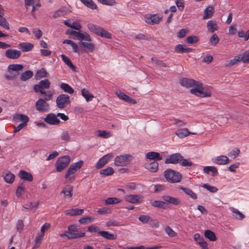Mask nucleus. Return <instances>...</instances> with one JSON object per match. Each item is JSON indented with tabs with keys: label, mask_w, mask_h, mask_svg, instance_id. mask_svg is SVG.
I'll use <instances>...</instances> for the list:
<instances>
[{
	"label": "nucleus",
	"mask_w": 249,
	"mask_h": 249,
	"mask_svg": "<svg viewBox=\"0 0 249 249\" xmlns=\"http://www.w3.org/2000/svg\"><path fill=\"white\" fill-rule=\"evenodd\" d=\"M143 196L141 195H127L124 199L127 202L133 204H140L142 201Z\"/></svg>",
	"instance_id": "obj_11"
},
{
	"label": "nucleus",
	"mask_w": 249,
	"mask_h": 249,
	"mask_svg": "<svg viewBox=\"0 0 249 249\" xmlns=\"http://www.w3.org/2000/svg\"><path fill=\"white\" fill-rule=\"evenodd\" d=\"M161 18L162 17L158 14L147 15L145 17V22L151 25L159 24Z\"/></svg>",
	"instance_id": "obj_12"
},
{
	"label": "nucleus",
	"mask_w": 249,
	"mask_h": 249,
	"mask_svg": "<svg viewBox=\"0 0 249 249\" xmlns=\"http://www.w3.org/2000/svg\"><path fill=\"white\" fill-rule=\"evenodd\" d=\"M90 41L81 42V45L86 48L90 52H92L95 49V45Z\"/></svg>",
	"instance_id": "obj_39"
},
{
	"label": "nucleus",
	"mask_w": 249,
	"mask_h": 249,
	"mask_svg": "<svg viewBox=\"0 0 249 249\" xmlns=\"http://www.w3.org/2000/svg\"><path fill=\"white\" fill-rule=\"evenodd\" d=\"M204 235L206 238L211 241H215L216 240L215 233L210 230H208L205 231L204 232Z\"/></svg>",
	"instance_id": "obj_43"
},
{
	"label": "nucleus",
	"mask_w": 249,
	"mask_h": 249,
	"mask_svg": "<svg viewBox=\"0 0 249 249\" xmlns=\"http://www.w3.org/2000/svg\"><path fill=\"white\" fill-rule=\"evenodd\" d=\"M94 221V218H92L90 216L84 217H82L80 219H79L78 222L80 224H87L91 223V222Z\"/></svg>",
	"instance_id": "obj_53"
},
{
	"label": "nucleus",
	"mask_w": 249,
	"mask_h": 249,
	"mask_svg": "<svg viewBox=\"0 0 249 249\" xmlns=\"http://www.w3.org/2000/svg\"><path fill=\"white\" fill-rule=\"evenodd\" d=\"M164 176L166 180L170 183L179 182L182 178V176L178 172L170 169L164 171Z\"/></svg>",
	"instance_id": "obj_5"
},
{
	"label": "nucleus",
	"mask_w": 249,
	"mask_h": 249,
	"mask_svg": "<svg viewBox=\"0 0 249 249\" xmlns=\"http://www.w3.org/2000/svg\"><path fill=\"white\" fill-rule=\"evenodd\" d=\"M56 103L58 107L63 108L70 103V97L67 94H61L57 97Z\"/></svg>",
	"instance_id": "obj_10"
},
{
	"label": "nucleus",
	"mask_w": 249,
	"mask_h": 249,
	"mask_svg": "<svg viewBox=\"0 0 249 249\" xmlns=\"http://www.w3.org/2000/svg\"><path fill=\"white\" fill-rule=\"evenodd\" d=\"M139 220L143 223H151L153 219L149 215H141L139 217Z\"/></svg>",
	"instance_id": "obj_49"
},
{
	"label": "nucleus",
	"mask_w": 249,
	"mask_h": 249,
	"mask_svg": "<svg viewBox=\"0 0 249 249\" xmlns=\"http://www.w3.org/2000/svg\"><path fill=\"white\" fill-rule=\"evenodd\" d=\"M44 99H39L36 103V109L41 112H48L50 110V105Z\"/></svg>",
	"instance_id": "obj_9"
},
{
	"label": "nucleus",
	"mask_w": 249,
	"mask_h": 249,
	"mask_svg": "<svg viewBox=\"0 0 249 249\" xmlns=\"http://www.w3.org/2000/svg\"><path fill=\"white\" fill-rule=\"evenodd\" d=\"M60 139L62 141L69 142L71 140V137L68 131H63L61 135Z\"/></svg>",
	"instance_id": "obj_58"
},
{
	"label": "nucleus",
	"mask_w": 249,
	"mask_h": 249,
	"mask_svg": "<svg viewBox=\"0 0 249 249\" xmlns=\"http://www.w3.org/2000/svg\"><path fill=\"white\" fill-rule=\"evenodd\" d=\"M121 200L117 197H108L105 200V203L106 205H112L118 204L121 202Z\"/></svg>",
	"instance_id": "obj_48"
},
{
	"label": "nucleus",
	"mask_w": 249,
	"mask_h": 249,
	"mask_svg": "<svg viewBox=\"0 0 249 249\" xmlns=\"http://www.w3.org/2000/svg\"><path fill=\"white\" fill-rule=\"evenodd\" d=\"M191 48H187L181 44H178L175 47V51L178 53H188L191 52Z\"/></svg>",
	"instance_id": "obj_37"
},
{
	"label": "nucleus",
	"mask_w": 249,
	"mask_h": 249,
	"mask_svg": "<svg viewBox=\"0 0 249 249\" xmlns=\"http://www.w3.org/2000/svg\"><path fill=\"white\" fill-rule=\"evenodd\" d=\"M214 13V8L212 6H209L207 7L204 11V15L203 17V19H207L208 18H210L212 16L213 14Z\"/></svg>",
	"instance_id": "obj_32"
},
{
	"label": "nucleus",
	"mask_w": 249,
	"mask_h": 249,
	"mask_svg": "<svg viewBox=\"0 0 249 249\" xmlns=\"http://www.w3.org/2000/svg\"><path fill=\"white\" fill-rule=\"evenodd\" d=\"M13 120L15 121H20L22 122L21 124H27L29 121V118L26 115L20 113H16L13 116Z\"/></svg>",
	"instance_id": "obj_21"
},
{
	"label": "nucleus",
	"mask_w": 249,
	"mask_h": 249,
	"mask_svg": "<svg viewBox=\"0 0 249 249\" xmlns=\"http://www.w3.org/2000/svg\"><path fill=\"white\" fill-rule=\"evenodd\" d=\"M152 206L156 208L164 209L165 202L164 201L154 200L151 202Z\"/></svg>",
	"instance_id": "obj_52"
},
{
	"label": "nucleus",
	"mask_w": 249,
	"mask_h": 249,
	"mask_svg": "<svg viewBox=\"0 0 249 249\" xmlns=\"http://www.w3.org/2000/svg\"><path fill=\"white\" fill-rule=\"evenodd\" d=\"M151 61L155 63L156 66H157L159 68L162 67H166V65L165 63H164L162 61L159 60L156 58L152 57L151 58Z\"/></svg>",
	"instance_id": "obj_57"
},
{
	"label": "nucleus",
	"mask_w": 249,
	"mask_h": 249,
	"mask_svg": "<svg viewBox=\"0 0 249 249\" xmlns=\"http://www.w3.org/2000/svg\"><path fill=\"white\" fill-rule=\"evenodd\" d=\"M73 188L71 185H67L62 191L61 193L64 194L65 196L71 197L72 196Z\"/></svg>",
	"instance_id": "obj_42"
},
{
	"label": "nucleus",
	"mask_w": 249,
	"mask_h": 249,
	"mask_svg": "<svg viewBox=\"0 0 249 249\" xmlns=\"http://www.w3.org/2000/svg\"><path fill=\"white\" fill-rule=\"evenodd\" d=\"M203 171L206 174H209L210 172H212V176L213 177L218 174L216 168L214 166H205L203 168Z\"/></svg>",
	"instance_id": "obj_44"
},
{
	"label": "nucleus",
	"mask_w": 249,
	"mask_h": 249,
	"mask_svg": "<svg viewBox=\"0 0 249 249\" xmlns=\"http://www.w3.org/2000/svg\"><path fill=\"white\" fill-rule=\"evenodd\" d=\"M178 189L182 190L186 195L189 196L192 199H196L197 195L191 189L188 188H185L182 186H179Z\"/></svg>",
	"instance_id": "obj_30"
},
{
	"label": "nucleus",
	"mask_w": 249,
	"mask_h": 249,
	"mask_svg": "<svg viewBox=\"0 0 249 249\" xmlns=\"http://www.w3.org/2000/svg\"><path fill=\"white\" fill-rule=\"evenodd\" d=\"M84 212L83 209H71L65 211V213L66 215L70 216H75L82 214Z\"/></svg>",
	"instance_id": "obj_26"
},
{
	"label": "nucleus",
	"mask_w": 249,
	"mask_h": 249,
	"mask_svg": "<svg viewBox=\"0 0 249 249\" xmlns=\"http://www.w3.org/2000/svg\"><path fill=\"white\" fill-rule=\"evenodd\" d=\"M33 72L31 71H26L23 72L20 76V80L22 81H25L32 77Z\"/></svg>",
	"instance_id": "obj_45"
},
{
	"label": "nucleus",
	"mask_w": 249,
	"mask_h": 249,
	"mask_svg": "<svg viewBox=\"0 0 249 249\" xmlns=\"http://www.w3.org/2000/svg\"><path fill=\"white\" fill-rule=\"evenodd\" d=\"M180 85L185 88L193 87L190 90V92L198 97L204 98L209 97L212 95L211 91L206 88H204L201 83L194 79L183 78L180 80Z\"/></svg>",
	"instance_id": "obj_1"
},
{
	"label": "nucleus",
	"mask_w": 249,
	"mask_h": 249,
	"mask_svg": "<svg viewBox=\"0 0 249 249\" xmlns=\"http://www.w3.org/2000/svg\"><path fill=\"white\" fill-rule=\"evenodd\" d=\"M116 94L120 99L124 100L127 103H131L132 104H135L137 103L135 99L130 97L120 90L116 91Z\"/></svg>",
	"instance_id": "obj_18"
},
{
	"label": "nucleus",
	"mask_w": 249,
	"mask_h": 249,
	"mask_svg": "<svg viewBox=\"0 0 249 249\" xmlns=\"http://www.w3.org/2000/svg\"><path fill=\"white\" fill-rule=\"evenodd\" d=\"M47 75L48 72L47 71L45 68H42L36 71L35 74V78L38 80L42 78L47 77Z\"/></svg>",
	"instance_id": "obj_35"
},
{
	"label": "nucleus",
	"mask_w": 249,
	"mask_h": 249,
	"mask_svg": "<svg viewBox=\"0 0 249 249\" xmlns=\"http://www.w3.org/2000/svg\"><path fill=\"white\" fill-rule=\"evenodd\" d=\"M144 167L151 172H156L159 167V163L157 161H147L145 163Z\"/></svg>",
	"instance_id": "obj_20"
},
{
	"label": "nucleus",
	"mask_w": 249,
	"mask_h": 249,
	"mask_svg": "<svg viewBox=\"0 0 249 249\" xmlns=\"http://www.w3.org/2000/svg\"><path fill=\"white\" fill-rule=\"evenodd\" d=\"M81 94L85 98L87 102L92 101L94 97V95L86 89H83L81 90Z\"/></svg>",
	"instance_id": "obj_33"
},
{
	"label": "nucleus",
	"mask_w": 249,
	"mask_h": 249,
	"mask_svg": "<svg viewBox=\"0 0 249 249\" xmlns=\"http://www.w3.org/2000/svg\"><path fill=\"white\" fill-rule=\"evenodd\" d=\"M113 154L111 153L104 155L98 160L95 165L96 168L99 169L102 168L108 162L110 159L113 157Z\"/></svg>",
	"instance_id": "obj_14"
},
{
	"label": "nucleus",
	"mask_w": 249,
	"mask_h": 249,
	"mask_svg": "<svg viewBox=\"0 0 249 249\" xmlns=\"http://www.w3.org/2000/svg\"><path fill=\"white\" fill-rule=\"evenodd\" d=\"M202 187L211 193H216L218 191V189L216 187L211 186L207 183L204 184Z\"/></svg>",
	"instance_id": "obj_59"
},
{
	"label": "nucleus",
	"mask_w": 249,
	"mask_h": 249,
	"mask_svg": "<svg viewBox=\"0 0 249 249\" xmlns=\"http://www.w3.org/2000/svg\"><path fill=\"white\" fill-rule=\"evenodd\" d=\"M60 88L64 91L69 94H72L74 92L73 89L66 83H62L60 85Z\"/></svg>",
	"instance_id": "obj_46"
},
{
	"label": "nucleus",
	"mask_w": 249,
	"mask_h": 249,
	"mask_svg": "<svg viewBox=\"0 0 249 249\" xmlns=\"http://www.w3.org/2000/svg\"><path fill=\"white\" fill-rule=\"evenodd\" d=\"M70 160V157L67 155L59 157L55 163L57 172H60L64 170L69 164Z\"/></svg>",
	"instance_id": "obj_6"
},
{
	"label": "nucleus",
	"mask_w": 249,
	"mask_h": 249,
	"mask_svg": "<svg viewBox=\"0 0 249 249\" xmlns=\"http://www.w3.org/2000/svg\"><path fill=\"white\" fill-rule=\"evenodd\" d=\"M19 177L25 181H32L33 180L32 175L25 170H20L18 173Z\"/></svg>",
	"instance_id": "obj_22"
},
{
	"label": "nucleus",
	"mask_w": 249,
	"mask_h": 249,
	"mask_svg": "<svg viewBox=\"0 0 249 249\" xmlns=\"http://www.w3.org/2000/svg\"><path fill=\"white\" fill-rule=\"evenodd\" d=\"M66 34L73 35L75 36L74 39L76 38L81 41L82 40H84L85 41H91V38L90 36L86 32H81L80 31L77 32L69 29L66 31Z\"/></svg>",
	"instance_id": "obj_7"
},
{
	"label": "nucleus",
	"mask_w": 249,
	"mask_h": 249,
	"mask_svg": "<svg viewBox=\"0 0 249 249\" xmlns=\"http://www.w3.org/2000/svg\"><path fill=\"white\" fill-rule=\"evenodd\" d=\"M213 160L214 163L218 165H225L230 162L229 158L224 155L217 156L213 159Z\"/></svg>",
	"instance_id": "obj_19"
},
{
	"label": "nucleus",
	"mask_w": 249,
	"mask_h": 249,
	"mask_svg": "<svg viewBox=\"0 0 249 249\" xmlns=\"http://www.w3.org/2000/svg\"><path fill=\"white\" fill-rule=\"evenodd\" d=\"M45 122L51 125H57L60 123V120L53 113L48 114L44 119Z\"/></svg>",
	"instance_id": "obj_17"
},
{
	"label": "nucleus",
	"mask_w": 249,
	"mask_h": 249,
	"mask_svg": "<svg viewBox=\"0 0 249 249\" xmlns=\"http://www.w3.org/2000/svg\"><path fill=\"white\" fill-rule=\"evenodd\" d=\"M32 10L31 11V14L34 18H35V11L37 10V8H39L41 6V4L39 2H36V3L34 2L32 4Z\"/></svg>",
	"instance_id": "obj_61"
},
{
	"label": "nucleus",
	"mask_w": 249,
	"mask_h": 249,
	"mask_svg": "<svg viewBox=\"0 0 249 249\" xmlns=\"http://www.w3.org/2000/svg\"><path fill=\"white\" fill-rule=\"evenodd\" d=\"M219 39L218 36L216 34H214L210 37L209 43L213 46H215L219 42Z\"/></svg>",
	"instance_id": "obj_54"
},
{
	"label": "nucleus",
	"mask_w": 249,
	"mask_h": 249,
	"mask_svg": "<svg viewBox=\"0 0 249 249\" xmlns=\"http://www.w3.org/2000/svg\"><path fill=\"white\" fill-rule=\"evenodd\" d=\"M0 26L3 27L5 29L7 30L9 29V23L6 20V19L4 18H1L0 19Z\"/></svg>",
	"instance_id": "obj_63"
},
{
	"label": "nucleus",
	"mask_w": 249,
	"mask_h": 249,
	"mask_svg": "<svg viewBox=\"0 0 249 249\" xmlns=\"http://www.w3.org/2000/svg\"><path fill=\"white\" fill-rule=\"evenodd\" d=\"M183 160V157L179 153H175L169 155L165 160L166 164H176Z\"/></svg>",
	"instance_id": "obj_13"
},
{
	"label": "nucleus",
	"mask_w": 249,
	"mask_h": 249,
	"mask_svg": "<svg viewBox=\"0 0 249 249\" xmlns=\"http://www.w3.org/2000/svg\"><path fill=\"white\" fill-rule=\"evenodd\" d=\"M131 160V156L129 154L120 155L114 159V164L117 166H124L128 165Z\"/></svg>",
	"instance_id": "obj_8"
},
{
	"label": "nucleus",
	"mask_w": 249,
	"mask_h": 249,
	"mask_svg": "<svg viewBox=\"0 0 249 249\" xmlns=\"http://www.w3.org/2000/svg\"><path fill=\"white\" fill-rule=\"evenodd\" d=\"M88 29L93 33L98 35L100 31H101V29L102 27H101L99 26L96 25L95 24H94L93 23H89L87 25Z\"/></svg>",
	"instance_id": "obj_34"
},
{
	"label": "nucleus",
	"mask_w": 249,
	"mask_h": 249,
	"mask_svg": "<svg viewBox=\"0 0 249 249\" xmlns=\"http://www.w3.org/2000/svg\"><path fill=\"white\" fill-rule=\"evenodd\" d=\"M98 234L104 238L108 240H115L117 238V235L112 234L107 231H101L98 232Z\"/></svg>",
	"instance_id": "obj_28"
},
{
	"label": "nucleus",
	"mask_w": 249,
	"mask_h": 249,
	"mask_svg": "<svg viewBox=\"0 0 249 249\" xmlns=\"http://www.w3.org/2000/svg\"><path fill=\"white\" fill-rule=\"evenodd\" d=\"M186 41L189 44H194L198 42V38L196 36H189L187 37Z\"/></svg>",
	"instance_id": "obj_62"
},
{
	"label": "nucleus",
	"mask_w": 249,
	"mask_h": 249,
	"mask_svg": "<svg viewBox=\"0 0 249 249\" xmlns=\"http://www.w3.org/2000/svg\"><path fill=\"white\" fill-rule=\"evenodd\" d=\"M61 57L64 62L72 70L75 71V67L72 63L71 60L67 56H65L64 54H61Z\"/></svg>",
	"instance_id": "obj_38"
},
{
	"label": "nucleus",
	"mask_w": 249,
	"mask_h": 249,
	"mask_svg": "<svg viewBox=\"0 0 249 249\" xmlns=\"http://www.w3.org/2000/svg\"><path fill=\"white\" fill-rule=\"evenodd\" d=\"M240 153V150L239 149H236L235 150H232L228 153V156L232 157L233 159L236 158Z\"/></svg>",
	"instance_id": "obj_64"
},
{
	"label": "nucleus",
	"mask_w": 249,
	"mask_h": 249,
	"mask_svg": "<svg viewBox=\"0 0 249 249\" xmlns=\"http://www.w3.org/2000/svg\"><path fill=\"white\" fill-rule=\"evenodd\" d=\"M25 188L26 185L24 182H21L19 183V185L18 186L16 189V196L17 197L19 198L21 197L23 195H24L25 192Z\"/></svg>",
	"instance_id": "obj_27"
},
{
	"label": "nucleus",
	"mask_w": 249,
	"mask_h": 249,
	"mask_svg": "<svg viewBox=\"0 0 249 249\" xmlns=\"http://www.w3.org/2000/svg\"><path fill=\"white\" fill-rule=\"evenodd\" d=\"M86 235L78 230V227L75 224L71 225L68 227V230L64 234L60 235L62 237L66 236L69 239H74L84 237Z\"/></svg>",
	"instance_id": "obj_3"
},
{
	"label": "nucleus",
	"mask_w": 249,
	"mask_h": 249,
	"mask_svg": "<svg viewBox=\"0 0 249 249\" xmlns=\"http://www.w3.org/2000/svg\"><path fill=\"white\" fill-rule=\"evenodd\" d=\"M165 231L169 236L171 237H176L177 235V233L169 226L165 227Z\"/></svg>",
	"instance_id": "obj_56"
},
{
	"label": "nucleus",
	"mask_w": 249,
	"mask_h": 249,
	"mask_svg": "<svg viewBox=\"0 0 249 249\" xmlns=\"http://www.w3.org/2000/svg\"><path fill=\"white\" fill-rule=\"evenodd\" d=\"M207 28L209 32L213 33L218 30V27L215 21L211 20L208 21Z\"/></svg>",
	"instance_id": "obj_25"
},
{
	"label": "nucleus",
	"mask_w": 249,
	"mask_h": 249,
	"mask_svg": "<svg viewBox=\"0 0 249 249\" xmlns=\"http://www.w3.org/2000/svg\"><path fill=\"white\" fill-rule=\"evenodd\" d=\"M21 52L19 50L12 49L7 50L5 53V56L9 59H16L20 57Z\"/></svg>",
	"instance_id": "obj_16"
},
{
	"label": "nucleus",
	"mask_w": 249,
	"mask_h": 249,
	"mask_svg": "<svg viewBox=\"0 0 249 249\" xmlns=\"http://www.w3.org/2000/svg\"><path fill=\"white\" fill-rule=\"evenodd\" d=\"M98 36H101L102 37H104L108 39H110L111 38V34L104 30L103 28H101V31Z\"/></svg>",
	"instance_id": "obj_55"
},
{
	"label": "nucleus",
	"mask_w": 249,
	"mask_h": 249,
	"mask_svg": "<svg viewBox=\"0 0 249 249\" xmlns=\"http://www.w3.org/2000/svg\"><path fill=\"white\" fill-rule=\"evenodd\" d=\"M96 136L103 138H109L111 135L109 132H107L105 130H98L95 132Z\"/></svg>",
	"instance_id": "obj_51"
},
{
	"label": "nucleus",
	"mask_w": 249,
	"mask_h": 249,
	"mask_svg": "<svg viewBox=\"0 0 249 249\" xmlns=\"http://www.w3.org/2000/svg\"><path fill=\"white\" fill-rule=\"evenodd\" d=\"M189 134H196V133H192L190 132L188 129L185 128L183 129H178L176 132V135L178 136L180 138H184L187 136H188Z\"/></svg>",
	"instance_id": "obj_24"
},
{
	"label": "nucleus",
	"mask_w": 249,
	"mask_h": 249,
	"mask_svg": "<svg viewBox=\"0 0 249 249\" xmlns=\"http://www.w3.org/2000/svg\"><path fill=\"white\" fill-rule=\"evenodd\" d=\"M19 48L22 52H29L34 48L33 44L28 42H22L19 44Z\"/></svg>",
	"instance_id": "obj_29"
},
{
	"label": "nucleus",
	"mask_w": 249,
	"mask_h": 249,
	"mask_svg": "<svg viewBox=\"0 0 249 249\" xmlns=\"http://www.w3.org/2000/svg\"><path fill=\"white\" fill-rule=\"evenodd\" d=\"M241 60L244 63L249 62V50L245 51L243 53L241 57Z\"/></svg>",
	"instance_id": "obj_60"
},
{
	"label": "nucleus",
	"mask_w": 249,
	"mask_h": 249,
	"mask_svg": "<svg viewBox=\"0 0 249 249\" xmlns=\"http://www.w3.org/2000/svg\"><path fill=\"white\" fill-rule=\"evenodd\" d=\"M229 210L232 212V216H234L236 218L241 220L245 217L244 215L238 210L232 207H230Z\"/></svg>",
	"instance_id": "obj_31"
},
{
	"label": "nucleus",
	"mask_w": 249,
	"mask_h": 249,
	"mask_svg": "<svg viewBox=\"0 0 249 249\" xmlns=\"http://www.w3.org/2000/svg\"><path fill=\"white\" fill-rule=\"evenodd\" d=\"M83 164L82 160H79L77 162L72 163L65 175V178H68L69 182H72L75 180L74 173L77 171Z\"/></svg>",
	"instance_id": "obj_4"
},
{
	"label": "nucleus",
	"mask_w": 249,
	"mask_h": 249,
	"mask_svg": "<svg viewBox=\"0 0 249 249\" xmlns=\"http://www.w3.org/2000/svg\"><path fill=\"white\" fill-rule=\"evenodd\" d=\"M147 159L154 161H158L162 160V157L160 153L156 152H149L146 154Z\"/></svg>",
	"instance_id": "obj_23"
},
{
	"label": "nucleus",
	"mask_w": 249,
	"mask_h": 249,
	"mask_svg": "<svg viewBox=\"0 0 249 249\" xmlns=\"http://www.w3.org/2000/svg\"><path fill=\"white\" fill-rule=\"evenodd\" d=\"M162 198L164 201L165 203L166 202L175 206H179L181 203V201L180 198L174 197L168 195L163 196Z\"/></svg>",
	"instance_id": "obj_15"
},
{
	"label": "nucleus",
	"mask_w": 249,
	"mask_h": 249,
	"mask_svg": "<svg viewBox=\"0 0 249 249\" xmlns=\"http://www.w3.org/2000/svg\"><path fill=\"white\" fill-rule=\"evenodd\" d=\"M81 2L87 7L91 9L97 8L96 4L92 0H80Z\"/></svg>",
	"instance_id": "obj_41"
},
{
	"label": "nucleus",
	"mask_w": 249,
	"mask_h": 249,
	"mask_svg": "<svg viewBox=\"0 0 249 249\" xmlns=\"http://www.w3.org/2000/svg\"><path fill=\"white\" fill-rule=\"evenodd\" d=\"M44 237V234L39 233L38 234L37 236L35 239V244L33 247L34 249L37 248L40 246L41 243V241L43 240Z\"/></svg>",
	"instance_id": "obj_47"
},
{
	"label": "nucleus",
	"mask_w": 249,
	"mask_h": 249,
	"mask_svg": "<svg viewBox=\"0 0 249 249\" xmlns=\"http://www.w3.org/2000/svg\"><path fill=\"white\" fill-rule=\"evenodd\" d=\"M23 68L21 64H10L8 67V71H20Z\"/></svg>",
	"instance_id": "obj_50"
},
{
	"label": "nucleus",
	"mask_w": 249,
	"mask_h": 249,
	"mask_svg": "<svg viewBox=\"0 0 249 249\" xmlns=\"http://www.w3.org/2000/svg\"><path fill=\"white\" fill-rule=\"evenodd\" d=\"M50 82L46 79L39 81L38 84H36L34 87V89L36 92H39L41 94L44 95V98L46 100H51L52 99L53 94L51 91H46L45 89H49L50 87Z\"/></svg>",
	"instance_id": "obj_2"
},
{
	"label": "nucleus",
	"mask_w": 249,
	"mask_h": 249,
	"mask_svg": "<svg viewBox=\"0 0 249 249\" xmlns=\"http://www.w3.org/2000/svg\"><path fill=\"white\" fill-rule=\"evenodd\" d=\"M15 176L14 174L10 171H8L4 176L3 178L4 181L8 183H12L14 182Z\"/></svg>",
	"instance_id": "obj_36"
},
{
	"label": "nucleus",
	"mask_w": 249,
	"mask_h": 249,
	"mask_svg": "<svg viewBox=\"0 0 249 249\" xmlns=\"http://www.w3.org/2000/svg\"><path fill=\"white\" fill-rule=\"evenodd\" d=\"M114 173L113 169L111 167H108L106 169L102 170L100 174L102 177H107L112 175Z\"/></svg>",
	"instance_id": "obj_40"
}]
</instances>
